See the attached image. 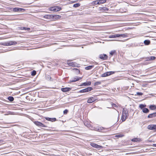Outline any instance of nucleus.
I'll list each match as a JSON object with an SVG mask.
<instances>
[{"label":"nucleus","instance_id":"423d86ee","mask_svg":"<svg viewBox=\"0 0 156 156\" xmlns=\"http://www.w3.org/2000/svg\"><path fill=\"white\" fill-rule=\"evenodd\" d=\"M92 87H88L87 88L80 90L79 92L80 93L87 92L88 91H91V90H92Z\"/></svg>","mask_w":156,"mask_h":156},{"label":"nucleus","instance_id":"20e7f679","mask_svg":"<svg viewBox=\"0 0 156 156\" xmlns=\"http://www.w3.org/2000/svg\"><path fill=\"white\" fill-rule=\"evenodd\" d=\"M17 42L13 41H9L4 43V45L6 46H10L16 44Z\"/></svg>","mask_w":156,"mask_h":156},{"label":"nucleus","instance_id":"b1692460","mask_svg":"<svg viewBox=\"0 0 156 156\" xmlns=\"http://www.w3.org/2000/svg\"><path fill=\"white\" fill-rule=\"evenodd\" d=\"M149 108L151 110H154L156 109V106L154 105H150L149 107Z\"/></svg>","mask_w":156,"mask_h":156},{"label":"nucleus","instance_id":"37998d69","mask_svg":"<svg viewBox=\"0 0 156 156\" xmlns=\"http://www.w3.org/2000/svg\"><path fill=\"white\" fill-rule=\"evenodd\" d=\"M73 69L74 70H75L76 71L77 73H79L80 72V71L79 70H78V69Z\"/></svg>","mask_w":156,"mask_h":156},{"label":"nucleus","instance_id":"2eb2a0df","mask_svg":"<svg viewBox=\"0 0 156 156\" xmlns=\"http://www.w3.org/2000/svg\"><path fill=\"white\" fill-rule=\"evenodd\" d=\"M22 10L24 11L25 10L22 8H13V11L15 12H21Z\"/></svg>","mask_w":156,"mask_h":156},{"label":"nucleus","instance_id":"c85d7f7f","mask_svg":"<svg viewBox=\"0 0 156 156\" xmlns=\"http://www.w3.org/2000/svg\"><path fill=\"white\" fill-rule=\"evenodd\" d=\"M94 67V66H90L85 67V69L86 70H90Z\"/></svg>","mask_w":156,"mask_h":156},{"label":"nucleus","instance_id":"f8f14e48","mask_svg":"<svg viewBox=\"0 0 156 156\" xmlns=\"http://www.w3.org/2000/svg\"><path fill=\"white\" fill-rule=\"evenodd\" d=\"M99 57L103 60H105L107 59L108 56L106 54L100 55Z\"/></svg>","mask_w":156,"mask_h":156},{"label":"nucleus","instance_id":"72a5a7b5","mask_svg":"<svg viewBox=\"0 0 156 156\" xmlns=\"http://www.w3.org/2000/svg\"><path fill=\"white\" fill-rule=\"evenodd\" d=\"M123 136H124L123 135L119 134H118V135L115 136V137H123Z\"/></svg>","mask_w":156,"mask_h":156},{"label":"nucleus","instance_id":"4be33fe9","mask_svg":"<svg viewBox=\"0 0 156 156\" xmlns=\"http://www.w3.org/2000/svg\"><path fill=\"white\" fill-rule=\"evenodd\" d=\"M141 140L139 138H135L132 139L131 141L133 142H139Z\"/></svg>","mask_w":156,"mask_h":156},{"label":"nucleus","instance_id":"f03ea898","mask_svg":"<svg viewBox=\"0 0 156 156\" xmlns=\"http://www.w3.org/2000/svg\"><path fill=\"white\" fill-rule=\"evenodd\" d=\"M62 9L61 8L58 6L52 7L48 8V10L51 11L58 12Z\"/></svg>","mask_w":156,"mask_h":156},{"label":"nucleus","instance_id":"393cba45","mask_svg":"<svg viewBox=\"0 0 156 156\" xmlns=\"http://www.w3.org/2000/svg\"><path fill=\"white\" fill-rule=\"evenodd\" d=\"M149 109L146 108H144L142 110V112L144 113H148L149 112Z\"/></svg>","mask_w":156,"mask_h":156},{"label":"nucleus","instance_id":"7ed1b4c3","mask_svg":"<svg viewBox=\"0 0 156 156\" xmlns=\"http://www.w3.org/2000/svg\"><path fill=\"white\" fill-rule=\"evenodd\" d=\"M106 2V0H99V1H94L91 2L92 5H100L103 4Z\"/></svg>","mask_w":156,"mask_h":156},{"label":"nucleus","instance_id":"c9c22d12","mask_svg":"<svg viewBox=\"0 0 156 156\" xmlns=\"http://www.w3.org/2000/svg\"><path fill=\"white\" fill-rule=\"evenodd\" d=\"M115 52V50H112L110 52V54L112 55L114 54Z\"/></svg>","mask_w":156,"mask_h":156},{"label":"nucleus","instance_id":"8fccbe9b","mask_svg":"<svg viewBox=\"0 0 156 156\" xmlns=\"http://www.w3.org/2000/svg\"><path fill=\"white\" fill-rule=\"evenodd\" d=\"M76 2L75 1H74L73 2H72V3H74V2Z\"/></svg>","mask_w":156,"mask_h":156},{"label":"nucleus","instance_id":"4468645a","mask_svg":"<svg viewBox=\"0 0 156 156\" xmlns=\"http://www.w3.org/2000/svg\"><path fill=\"white\" fill-rule=\"evenodd\" d=\"M52 20H55L58 19H60L61 16L58 15H53L52 14Z\"/></svg>","mask_w":156,"mask_h":156},{"label":"nucleus","instance_id":"2f4dec72","mask_svg":"<svg viewBox=\"0 0 156 156\" xmlns=\"http://www.w3.org/2000/svg\"><path fill=\"white\" fill-rule=\"evenodd\" d=\"M80 6V4L79 3H76V4H74L73 5V7L76 8V7H79Z\"/></svg>","mask_w":156,"mask_h":156},{"label":"nucleus","instance_id":"cd10ccee","mask_svg":"<svg viewBox=\"0 0 156 156\" xmlns=\"http://www.w3.org/2000/svg\"><path fill=\"white\" fill-rule=\"evenodd\" d=\"M146 105L141 104L140 105L139 107L141 109H142V110L143 109H144L145 107H146Z\"/></svg>","mask_w":156,"mask_h":156},{"label":"nucleus","instance_id":"39448f33","mask_svg":"<svg viewBox=\"0 0 156 156\" xmlns=\"http://www.w3.org/2000/svg\"><path fill=\"white\" fill-rule=\"evenodd\" d=\"M114 73V72L113 71L107 72H106L105 73H104L102 74L101 75V76L102 77H106V76H110Z\"/></svg>","mask_w":156,"mask_h":156},{"label":"nucleus","instance_id":"7c9ffc66","mask_svg":"<svg viewBox=\"0 0 156 156\" xmlns=\"http://www.w3.org/2000/svg\"><path fill=\"white\" fill-rule=\"evenodd\" d=\"M119 37H127V35L125 34H119Z\"/></svg>","mask_w":156,"mask_h":156},{"label":"nucleus","instance_id":"0eeeda50","mask_svg":"<svg viewBox=\"0 0 156 156\" xmlns=\"http://www.w3.org/2000/svg\"><path fill=\"white\" fill-rule=\"evenodd\" d=\"M92 130H94L95 131L98 132H101L104 130V128L102 127H99L98 126L94 127L93 129H91Z\"/></svg>","mask_w":156,"mask_h":156},{"label":"nucleus","instance_id":"dca6fc26","mask_svg":"<svg viewBox=\"0 0 156 156\" xmlns=\"http://www.w3.org/2000/svg\"><path fill=\"white\" fill-rule=\"evenodd\" d=\"M45 119L47 120L50 121L51 122H54L56 121V119L55 118H50L49 117H45Z\"/></svg>","mask_w":156,"mask_h":156},{"label":"nucleus","instance_id":"c756f323","mask_svg":"<svg viewBox=\"0 0 156 156\" xmlns=\"http://www.w3.org/2000/svg\"><path fill=\"white\" fill-rule=\"evenodd\" d=\"M8 99L10 101H13L14 99L13 97L12 96H9L8 98Z\"/></svg>","mask_w":156,"mask_h":156},{"label":"nucleus","instance_id":"f3484780","mask_svg":"<svg viewBox=\"0 0 156 156\" xmlns=\"http://www.w3.org/2000/svg\"><path fill=\"white\" fill-rule=\"evenodd\" d=\"M90 145L92 147L97 148H100L101 147V146L94 143H91Z\"/></svg>","mask_w":156,"mask_h":156},{"label":"nucleus","instance_id":"bb28decb","mask_svg":"<svg viewBox=\"0 0 156 156\" xmlns=\"http://www.w3.org/2000/svg\"><path fill=\"white\" fill-rule=\"evenodd\" d=\"M155 57L154 56H151L147 58V60H152L155 58Z\"/></svg>","mask_w":156,"mask_h":156},{"label":"nucleus","instance_id":"9d476101","mask_svg":"<svg viewBox=\"0 0 156 156\" xmlns=\"http://www.w3.org/2000/svg\"><path fill=\"white\" fill-rule=\"evenodd\" d=\"M34 124L37 126H39L46 127L47 126L43 124L42 123L38 122V121H36L34 122Z\"/></svg>","mask_w":156,"mask_h":156},{"label":"nucleus","instance_id":"49530a36","mask_svg":"<svg viewBox=\"0 0 156 156\" xmlns=\"http://www.w3.org/2000/svg\"><path fill=\"white\" fill-rule=\"evenodd\" d=\"M153 146L156 147V144H153Z\"/></svg>","mask_w":156,"mask_h":156},{"label":"nucleus","instance_id":"6e6552de","mask_svg":"<svg viewBox=\"0 0 156 156\" xmlns=\"http://www.w3.org/2000/svg\"><path fill=\"white\" fill-rule=\"evenodd\" d=\"M147 128L150 130L156 131V125L151 124L147 126Z\"/></svg>","mask_w":156,"mask_h":156},{"label":"nucleus","instance_id":"a878e982","mask_svg":"<svg viewBox=\"0 0 156 156\" xmlns=\"http://www.w3.org/2000/svg\"><path fill=\"white\" fill-rule=\"evenodd\" d=\"M144 43L145 45H148L150 44V41L149 40H147L144 41Z\"/></svg>","mask_w":156,"mask_h":156},{"label":"nucleus","instance_id":"1a4fd4ad","mask_svg":"<svg viewBox=\"0 0 156 156\" xmlns=\"http://www.w3.org/2000/svg\"><path fill=\"white\" fill-rule=\"evenodd\" d=\"M52 14L46 15L43 16V17L44 18L48 20H52Z\"/></svg>","mask_w":156,"mask_h":156},{"label":"nucleus","instance_id":"ddd939ff","mask_svg":"<svg viewBox=\"0 0 156 156\" xmlns=\"http://www.w3.org/2000/svg\"><path fill=\"white\" fill-rule=\"evenodd\" d=\"M96 100V99L94 97H91L88 99L87 101V102L88 103H91L95 101Z\"/></svg>","mask_w":156,"mask_h":156},{"label":"nucleus","instance_id":"473e14b6","mask_svg":"<svg viewBox=\"0 0 156 156\" xmlns=\"http://www.w3.org/2000/svg\"><path fill=\"white\" fill-rule=\"evenodd\" d=\"M36 73V71L35 70H33L31 72V75L32 76H35Z\"/></svg>","mask_w":156,"mask_h":156},{"label":"nucleus","instance_id":"f257e3e1","mask_svg":"<svg viewBox=\"0 0 156 156\" xmlns=\"http://www.w3.org/2000/svg\"><path fill=\"white\" fill-rule=\"evenodd\" d=\"M129 115L128 112L126 110L123 109L122 111V115L121 117V119L122 122L124 121L127 118Z\"/></svg>","mask_w":156,"mask_h":156},{"label":"nucleus","instance_id":"9b49d317","mask_svg":"<svg viewBox=\"0 0 156 156\" xmlns=\"http://www.w3.org/2000/svg\"><path fill=\"white\" fill-rule=\"evenodd\" d=\"M81 77L78 76H75L73 78L72 80L70 81V82H74L78 81L79 80L81 79Z\"/></svg>","mask_w":156,"mask_h":156},{"label":"nucleus","instance_id":"de8ad7c7","mask_svg":"<svg viewBox=\"0 0 156 156\" xmlns=\"http://www.w3.org/2000/svg\"><path fill=\"white\" fill-rule=\"evenodd\" d=\"M114 40H112V41H114ZM115 41H120L119 40H114Z\"/></svg>","mask_w":156,"mask_h":156},{"label":"nucleus","instance_id":"f704fd0d","mask_svg":"<svg viewBox=\"0 0 156 156\" xmlns=\"http://www.w3.org/2000/svg\"><path fill=\"white\" fill-rule=\"evenodd\" d=\"M101 82L97 81V82H96L95 83L94 85H99L101 84Z\"/></svg>","mask_w":156,"mask_h":156},{"label":"nucleus","instance_id":"6ab92c4d","mask_svg":"<svg viewBox=\"0 0 156 156\" xmlns=\"http://www.w3.org/2000/svg\"><path fill=\"white\" fill-rule=\"evenodd\" d=\"M156 116V112L150 114L149 115L147 116V118H152Z\"/></svg>","mask_w":156,"mask_h":156},{"label":"nucleus","instance_id":"58836bf2","mask_svg":"<svg viewBox=\"0 0 156 156\" xmlns=\"http://www.w3.org/2000/svg\"><path fill=\"white\" fill-rule=\"evenodd\" d=\"M23 29L26 30H30V29L29 28L23 27Z\"/></svg>","mask_w":156,"mask_h":156},{"label":"nucleus","instance_id":"aec40b11","mask_svg":"<svg viewBox=\"0 0 156 156\" xmlns=\"http://www.w3.org/2000/svg\"><path fill=\"white\" fill-rule=\"evenodd\" d=\"M119 34H116L109 35V38H114L116 37H119Z\"/></svg>","mask_w":156,"mask_h":156},{"label":"nucleus","instance_id":"a19ab883","mask_svg":"<svg viewBox=\"0 0 156 156\" xmlns=\"http://www.w3.org/2000/svg\"><path fill=\"white\" fill-rule=\"evenodd\" d=\"M82 85H84V86H87V82H85L83 83Z\"/></svg>","mask_w":156,"mask_h":156},{"label":"nucleus","instance_id":"ea45409f","mask_svg":"<svg viewBox=\"0 0 156 156\" xmlns=\"http://www.w3.org/2000/svg\"><path fill=\"white\" fill-rule=\"evenodd\" d=\"M87 85H90L91 83L90 81L87 82Z\"/></svg>","mask_w":156,"mask_h":156},{"label":"nucleus","instance_id":"5701e85b","mask_svg":"<svg viewBox=\"0 0 156 156\" xmlns=\"http://www.w3.org/2000/svg\"><path fill=\"white\" fill-rule=\"evenodd\" d=\"M99 10L100 11L104 10V11H108V9L106 7H100L99 8Z\"/></svg>","mask_w":156,"mask_h":156},{"label":"nucleus","instance_id":"412c9836","mask_svg":"<svg viewBox=\"0 0 156 156\" xmlns=\"http://www.w3.org/2000/svg\"><path fill=\"white\" fill-rule=\"evenodd\" d=\"M69 66H76V63L71 61H68L67 63Z\"/></svg>","mask_w":156,"mask_h":156},{"label":"nucleus","instance_id":"a18cd8bd","mask_svg":"<svg viewBox=\"0 0 156 156\" xmlns=\"http://www.w3.org/2000/svg\"><path fill=\"white\" fill-rule=\"evenodd\" d=\"M94 127H93L92 126H91V128H90V129H91V130H92L91 129H93V128H94Z\"/></svg>","mask_w":156,"mask_h":156},{"label":"nucleus","instance_id":"4c0bfd02","mask_svg":"<svg viewBox=\"0 0 156 156\" xmlns=\"http://www.w3.org/2000/svg\"><path fill=\"white\" fill-rule=\"evenodd\" d=\"M68 112V111L67 109H65V110L63 111V113L64 114H67Z\"/></svg>","mask_w":156,"mask_h":156},{"label":"nucleus","instance_id":"a211bd4d","mask_svg":"<svg viewBox=\"0 0 156 156\" xmlns=\"http://www.w3.org/2000/svg\"><path fill=\"white\" fill-rule=\"evenodd\" d=\"M71 90V88L70 87H65L62 88L61 90L62 91L64 92H66L69 91L70 90Z\"/></svg>","mask_w":156,"mask_h":156},{"label":"nucleus","instance_id":"79ce46f5","mask_svg":"<svg viewBox=\"0 0 156 156\" xmlns=\"http://www.w3.org/2000/svg\"><path fill=\"white\" fill-rule=\"evenodd\" d=\"M112 106H113V107H117V105L115 104H112Z\"/></svg>","mask_w":156,"mask_h":156},{"label":"nucleus","instance_id":"09e8293b","mask_svg":"<svg viewBox=\"0 0 156 156\" xmlns=\"http://www.w3.org/2000/svg\"><path fill=\"white\" fill-rule=\"evenodd\" d=\"M2 140H0V143H2Z\"/></svg>","mask_w":156,"mask_h":156},{"label":"nucleus","instance_id":"c03bdc74","mask_svg":"<svg viewBox=\"0 0 156 156\" xmlns=\"http://www.w3.org/2000/svg\"><path fill=\"white\" fill-rule=\"evenodd\" d=\"M50 155L51 156H60V155L56 156V155H55L54 154H52L51 155Z\"/></svg>","mask_w":156,"mask_h":156},{"label":"nucleus","instance_id":"e433bc0d","mask_svg":"<svg viewBox=\"0 0 156 156\" xmlns=\"http://www.w3.org/2000/svg\"><path fill=\"white\" fill-rule=\"evenodd\" d=\"M136 94L137 95L139 96H141L143 95V93L140 92H137L136 93Z\"/></svg>","mask_w":156,"mask_h":156}]
</instances>
